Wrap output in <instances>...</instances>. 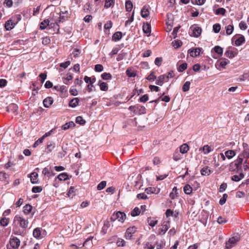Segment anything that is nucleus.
<instances>
[{
  "mask_svg": "<svg viewBox=\"0 0 249 249\" xmlns=\"http://www.w3.org/2000/svg\"><path fill=\"white\" fill-rule=\"evenodd\" d=\"M224 54L229 58H232L237 54V50L231 47H229Z\"/></svg>",
  "mask_w": 249,
  "mask_h": 249,
  "instance_id": "423d86ee",
  "label": "nucleus"
},
{
  "mask_svg": "<svg viewBox=\"0 0 249 249\" xmlns=\"http://www.w3.org/2000/svg\"><path fill=\"white\" fill-rule=\"evenodd\" d=\"M140 213L139 208L135 207L131 212V215L133 217L138 215Z\"/></svg>",
  "mask_w": 249,
  "mask_h": 249,
  "instance_id": "de8ad7c7",
  "label": "nucleus"
},
{
  "mask_svg": "<svg viewBox=\"0 0 249 249\" xmlns=\"http://www.w3.org/2000/svg\"><path fill=\"white\" fill-rule=\"evenodd\" d=\"M146 79L149 81H154L156 79V76L155 75V72L154 71L151 72V73L147 76Z\"/></svg>",
  "mask_w": 249,
  "mask_h": 249,
  "instance_id": "bf43d9fd",
  "label": "nucleus"
},
{
  "mask_svg": "<svg viewBox=\"0 0 249 249\" xmlns=\"http://www.w3.org/2000/svg\"><path fill=\"white\" fill-rule=\"evenodd\" d=\"M229 61L226 59L222 60L220 62L219 65L220 66L223 68H225V66L228 64Z\"/></svg>",
  "mask_w": 249,
  "mask_h": 249,
  "instance_id": "69168bd1",
  "label": "nucleus"
},
{
  "mask_svg": "<svg viewBox=\"0 0 249 249\" xmlns=\"http://www.w3.org/2000/svg\"><path fill=\"white\" fill-rule=\"evenodd\" d=\"M183 191L186 195H190L192 193V188L190 185L186 184L183 187Z\"/></svg>",
  "mask_w": 249,
  "mask_h": 249,
  "instance_id": "7c9ffc66",
  "label": "nucleus"
},
{
  "mask_svg": "<svg viewBox=\"0 0 249 249\" xmlns=\"http://www.w3.org/2000/svg\"><path fill=\"white\" fill-rule=\"evenodd\" d=\"M168 226L167 224L162 225V228L159 229V234H164L168 229Z\"/></svg>",
  "mask_w": 249,
  "mask_h": 249,
  "instance_id": "c756f323",
  "label": "nucleus"
},
{
  "mask_svg": "<svg viewBox=\"0 0 249 249\" xmlns=\"http://www.w3.org/2000/svg\"><path fill=\"white\" fill-rule=\"evenodd\" d=\"M125 7L126 11L130 12L133 8L132 2L130 0H126L125 1Z\"/></svg>",
  "mask_w": 249,
  "mask_h": 249,
  "instance_id": "c85d7f7f",
  "label": "nucleus"
},
{
  "mask_svg": "<svg viewBox=\"0 0 249 249\" xmlns=\"http://www.w3.org/2000/svg\"><path fill=\"white\" fill-rule=\"evenodd\" d=\"M20 240L17 237H13L10 241V244L11 246L13 249H17L18 248L20 245Z\"/></svg>",
  "mask_w": 249,
  "mask_h": 249,
  "instance_id": "6e6552de",
  "label": "nucleus"
},
{
  "mask_svg": "<svg viewBox=\"0 0 249 249\" xmlns=\"http://www.w3.org/2000/svg\"><path fill=\"white\" fill-rule=\"evenodd\" d=\"M243 161L244 160L238 156L236 160L230 164L229 170L230 171L242 172Z\"/></svg>",
  "mask_w": 249,
  "mask_h": 249,
  "instance_id": "f257e3e1",
  "label": "nucleus"
},
{
  "mask_svg": "<svg viewBox=\"0 0 249 249\" xmlns=\"http://www.w3.org/2000/svg\"><path fill=\"white\" fill-rule=\"evenodd\" d=\"M122 37V33L121 32H115L112 36V40L114 41L120 40Z\"/></svg>",
  "mask_w": 249,
  "mask_h": 249,
  "instance_id": "f3484780",
  "label": "nucleus"
},
{
  "mask_svg": "<svg viewBox=\"0 0 249 249\" xmlns=\"http://www.w3.org/2000/svg\"><path fill=\"white\" fill-rule=\"evenodd\" d=\"M8 175L6 173L3 172H0V180L1 181H5L8 178Z\"/></svg>",
  "mask_w": 249,
  "mask_h": 249,
  "instance_id": "13d9d810",
  "label": "nucleus"
},
{
  "mask_svg": "<svg viewBox=\"0 0 249 249\" xmlns=\"http://www.w3.org/2000/svg\"><path fill=\"white\" fill-rule=\"evenodd\" d=\"M141 16L143 18H146L149 17V12L148 7L146 5L144 6L141 11Z\"/></svg>",
  "mask_w": 249,
  "mask_h": 249,
  "instance_id": "f8f14e48",
  "label": "nucleus"
},
{
  "mask_svg": "<svg viewBox=\"0 0 249 249\" xmlns=\"http://www.w3.org/2000/svg\"><path fill=\"white\" fill-rule=\"evenodd\" d=\"M226 34L227 35H230L232 34L234 27L232 25H229L227 26L226 27Z\"/></svg>",
  "mask_w": 249,
  "mask_h": 249,
  "instance_id": "ea45409f",
  "label": "nucleus"
},
{
  "mask_svg": "<svg viewBox=\"0 0 249 249\" xmlns=\"http://www.w3.org/2000/svg\"><path fill=\"white\" fill-rule=\"evenodd\" d=\"M249 160H244L243 162L242 167L244 168V170H247L249 169Z\"/></svg>",
  "mask_w": 249,
  "mask_h": 249,
  "instance_id": "052dcab7",
  "label": "nucleus"
},
{
  "mask_svg": "<svg viewBox=\"0 0 249 249\" xmlns=\"http://www.w3.org/2000/svg\"><path fill=\"white\" fill-rule=\"evenodd\" d=\"M193 36L196 37H198L201 33V28L199 27H194L192 28Z\"/></svg>",
  "mask_w": 249,
  "mask_h": 249,
  "instance_id": "ddd939ff",
  "label": "nucleus"
},
{
  "mask_svg": "<svg viewBox=\"0 0 249 249\" xmlns=\"http://www.w3.org/2000/svg\"><path fill=\"white\" fill-rule=\"evenodd\" d=\"M160 191V188L155 187H148L145 190V192L147 194H158Z\"/></svg>",
  "mask_w": 249,
  "mask_h": 249,
  "instance_id": "9d476101",
  "label": "nucleus"
},
{
  "mask_svg": "<svg viewBox=\"0 0 249 249\" xmlns=\"http://www.w3.org/2000/svg\"><path fill=\"white\" fill-rule=\"evenodd\" d=\"M103 66L101 64H97L95 66L94 70L96 71L101 72L103 71Z\"/></svg>",
  "mask_w": 249,
  "mask_h": 249,
  "instance_id": "e2e57ef3",
  "label": "nucleus"
},
{
  "mask_svg": "<svg viewBox=\"0 0 249 249\" xmlns=\"http://www.w3.org/2000/svg\"><path fill=\"white\" fill-rule=\"evenodd\" d=\"M55 146V144L54 142H50V143H48L46 148L47 152H51L52 150L54 148Z\"/></svg>",
  "mask_w": 249,
  "mask_h": 249,
  "instance_id": "473e14b6",
  "label": "nucleus"
},
{
  "mask_svg": "<svg viewBox=\"0 0 249 249\" xmlns=\"http://www.w3.org/2000/svg\"><path fill=\"white\" fill-rule=\"evenodd\" d=\"M213 29L214 33H218L221 29V26H220V24H219V23L214 24L213 25Z\"/></svg>",
  "mask_w": 249,
  "mask_h": 249,
  "instance_id": "603ef678",
  "label": "nucleus"
},
{
  "mask_svg": "<svg viewBox=\"0 0 249 249\" xmlns=\"http://www.w3.org/2000/svg\"><path fill=\"white\" fill-rule=\"evenodd\" d=\"M53 89H55L57 91L63 92V90L65 89V86H60V85H57L53 87Z\"/></svg>",
  "mask_w": 249,
  "mask_h": 249,
  "instance_id": "680f3d73",
  "label": "nucleus"
},
{
  "mask_svg": "<svg viewBox=\"0 0 249 249\" xmlns=\"http://www.w3.org/2000/svg\"><path fill=\"white\" fill-rule=\"evenodd\" d=\"M217 221L219 224H221L226 223L227 222V220H226V218L222 216H219L217 218Z\"/></svg>",
  "mask_w": 249,
  "mask_h": 249,
  "instance_id": "774afa93",
  "label": "nucleus"
},
{
  "mask_svg": "<svg viewBox=\"0 0 249 249\" xmlns=\"http://www.w3.org/2000/svg\"><path fill=\"white\" fill-rule=\"evenodd\" d=\"M245 42V39L243 36H241L235 41V45L237 46H240Z\"/></svg>",
  "mask_w": 249,
  "mask_h": 249,
  "instance_id": "393cba45",
  "label": "nucleus"
},
{
  "mask_svg": "<svg viewBox=\"0 0 249 249\" xmlns=\"http://www.w3.org/2000/svg\"><path fill=\"white\" fill-rule=\"evenodd\" d=\"M225 155L226 158H227L229 160H231L235 156L236 153L235 151L233 150H228L225 151Z\"/></svg>",
  "mask_w": 249,
  "mask_h": 249,
  "instance_id": "a211bd4d",
  "label": "nucleus"
},
{
  "mask_svg": "<svg viewBox=\"0 0 249 249\" xmlns=\"http://www.w3.org/2000/svg\"><path fill=\"white\" fill-rule=\"evenodd\" d=\"M75 122L77 124H84L86 123V121L83 119L81 116H78L76 118Z\"/></svg>",
  "mask_w": 249,
  "mask_h": 249,
  "instance_id": "5fc2aeb1",
  "label": "nucleus"
},
{
  "mask_svg": "<svg viewBox=\"0 0 249 249\" xmlns=\"http://www.w3.org/2000/svg\"><path fill=\"white\" fill-rule=\"evenodd\" d=\"M244 175L242 173H240L239 175H235L231 177V180L234 181H239L241 179L243 178Z\"/></svg>",
  "mask_w": 249,
  "mask_h": 249,
  "instance_id": "b1692460",
  "label": "nucleus"
},
{
  "mask_svg": "<svg viewBox=\"0 0 249 249\" xmlns=\"http://www.w3.org/2000/svg\"><path fill=\"white\" fill-rule=\"evenodd\" d=\"M142 30L144 33L149 34L151 32V26L148 23H144L142 26Z\"/></svg>",
  "mask_w": 249,
  "mask_h": 249,
  "instance_id": "a878e982",
  "label": "nucleus"
},
{
  "mask_svg": "<svg viewBox=\"0 0 249 249\" xmlns=\"http://www.w3.org/2000/svg\"><path fill=\"white\" fill-rule=\"evenodd\" d=\"M33 207L30 204H26L23 207V212L24 213L27 214L30 213L32 211Z\"/></svg>",
  "mask_w": 249,
  "mask_h": 249,
  "instance_id": "cd10ccee",
  "label": "nucleus"
},
{
  "mask_svg": "<svg viewBox=\"0 0 249 249\" xmlns=\"http://www.w3.org/2000/svg\"><path fill=\"white\" fill-rule=\"evenodd\" d=\"M226 12V11L224 8H219L216 10L215 13L216 15H221L224 16Z\"/></svg>",
  "mask_w": 249,
  "mask_h": 249,
  "instance_id": "3c124183",
  "label": "nucleus"
},
{
  "mask_svg": "<svg viewBox=\"0 0 249 249\" xmlns=\"http://www.w3.org/2000/svg\"><path fill=\"white\" fill-rule=\"evenodd\" d=\"M9 223V219L8 218L2 217L0 220V224L3 227L7 226Z\"/></svg>",
  "mask_w": 249,
  "mask_h": 249,
  "instance_id": "c9c22d12",
  "label": "nucleus"
},
{
  "mask_svg": "<svg viewBox=\"0 0 249 249\" xmlns=\"http://www.w3.org/2000/svg\"><path fill=\"white\" fill-rule=\"evenodd\" d=\"M99 83H100V89L102 91H107L108 89V86L107 84L104 82H101V80L99 81Z\"/></svg>",
  "mask_w": 249,
  "mask_h": 249,
  "instance_id": "72a5a7b5",
  "label": "nucleus"
},
{
  "mask_svg": "<svg viewBox=\"0 0 249 249\" xmlns=\"http://www.w3.org/2000/svg\"><path fill=\"white\" fill-rule=\"evenodd\" d=\"M203 151L205 154H208L212 151V149L211 146L208 145H205L203 147Z\"/></svg>",
  "mask_w": 249,
  "mask_h": 249,
  "instance_id": "8fccbe9b",
  "label": "nucleus"
},
{
  "mask_svg": "<svg viewBox=\"0 0 249 249\" xmlns=\"http://www.w3.org/2000/svg\"><path fill=\"white\" fill-rule=\"evenodd\" d=\"M136 231V228L134 226L127 228L125 234V238L130 240Z\"/></svg>",
  "mask_w": 249,
  "mask_h": 249,
  "instance_id": "0eeeda50",
  "label": "nucleus"
},
{
  "mask_svg": "<svg viewBox=\"0 0 249 249\" xmlns=\"http://www.w3.org/2000/svg\"><path fill=\"white\" fill-rule=\"evenodd\" d=\"M147 222L150 226L153 227L157 224L158 221L154 218L149 217L147 219Z\"/></svg>",
  "mask_w": 249,
  "mask_h": 249,
  "instance_id": "58836bf2",
  "label": "nucleus"
},
{
  "mask_svg": "<svg viewBox=\"0 0 249 249\" xmlns=\"http://www.w3.org/2000/svg\"><path fill=\"white\" fill-rule=\"evenodd\" d=\"M49 20L48 19H44L43 21L40 23V28L41 30L45 29L47 26L49 25Z\"/></svg>",
  "mask_w": 249,
  "mask_h": 249,
  "instance_id": "f704fd0d",
  "label": "nucleus"
},
{
  "mask_svg": "<svg viewBox=\"0 0 249 249\" xmlns=\"http://www.w3.org/2000/svg\"><path fill=\"white\" fill-rule=\"evenodd\" d=\"M53 100L52 97H48L45 98L43 102V105L45 107H49L53 103Z\"/></svg>",
  "mask_w": 249,
  "mask_h": 249,
  "instance_id": "9b49d317",
  "label": "nucleus"
},
{
  "mask_svg": "<svg viewBox=\"0 0 249 249\" xmlns=\"http://www.w3.org/2000/svg\"><path fill=\"white\" fill-rule=\"evenodd\" d=\"M213 50V51L217 53L218 54L222 55L223 52V49L222 48L220 47L219 46H215Z\"/></svg>",
  "mask_w": 249,
  "mask_h": 249,
  "instance_id": "e433bc0d",
  "label": "nucleus"
},
{
  "mask_svg": "<svg viewBox=\"0 0 249 249\" xmlns=\"http://www.w3.org/2000/svg\"><path fill=\"white\" fill-rule=\"evenodd\" d=\"M18 109V106L15 104H11L7 107V111L9 112L15 113Z\"/></svg>",
  "mask_w": 249,
  "mask_h": 249,
  "instance_id": "4468645a",
  "label": "nucleus"
},
{
  "mask_svg": "<svg viewBox=\"0 0 249 249\" xmlns=\"http://www.w3.org/2000/svg\"><path fill=\"white\" fill-rule=\"evenodd\" d=\"M126 218V216L125 213L121 211L117 212L114 213L110 217V220L112 222L117 220L118 221L124 223Z\"/></svg>",
  "mask_w": 249,
  "mask_h": 249,
  "instance_id": "f03ea898",
  "label": "nucleus"
},
{
  "mask_svg": "<svg viewBox=\"0 0 249 249\" xmlns=\"http://www.w3.org/2000/svg\"><path fill=\"white\" fill-rule=\"evenodd\" d=\"M42 191V188L41 186H34L32 188V191L33 193H40Z\"/></svg>",
  "mask_w": 249,
  "mask_h": 249,
  "instance_id": "4d7b16f0",
  "label": "nucleus"
},
{
  "mask_svg": "<svg viewBox=\"0 0 249 249\" xmlns=\"http://www.w3.org/2000/svg\"><path fill=\"white\" fill-rule=\"evenodd\" d=\"M113 23L111 21H108L104 25V28L106 30H109L112 27Z\"/></svg>",
  "mask_w": 249,
  "mask_h": 249,
  "instance_id": "0e129e2a",
  "label": "nucleus"
},
{
  "mask_svg": "<svg viewBox=\"0 0 249 249\" xmlns=\"http://www.w3.org/2000/svg\"><path fill=\"white\" fill-rule=\"evenodd\" d=\"M107 185V182L106 181H101L97 186V189L98 190H101L103 189Z\"/></svg>",
  "mask_w": 249,
  "mask_h": 249,
  "instance_id": "864d4df0",
  "label": "nucleus"
},
{
  "mask_svg": "<svg viewBox=\"0 0 249 249\" xmlns=\"http://www.w3.org/2000/svg\"><path fill=\"white\" fill-rule=\"evenodd\" d=\"M15 26V24L12 22L11 20H7L5 24V28L7 31H10L12 30Z\"/></svg>",
  "mask_w": 249,
  "mask_h": 249,
  "instance_id": "6ab92c4d",
  "label": "nucleus"
},
{
  "mask_svg": "<svg viewBox=\"0 0 249 249\" xmlns=\"http://www.w3.org/2000/svg\"><path fill=\"white\" fill-rule=\"evenodd\" d=\"M136 114H144L146 113V108L144 107L137 105H136Z\"/></svg>",
  "mask_w": 249,
  "mask_h": 249,
  "instance_id": "2eb2a0df",
  "label": "nucleus"
},
{
  "mask_svg": "<svg viewBox=\"0 0 249 249\" xmlns=\"http://www.w3.org/2000/svg\"><path fill=\"white\" fill-rule=\"evenodd\" d=\"M38 174L36 172L32 173L30 175V180L33 184L37 183L38 182Z\"/></svg>",
  "mask_w": 249,
  "mask_h": 249,
  "instance_id": "412c9836",
  "label": "nucleus"
},
{
  "mask_svg": "<svg viewBox=\"0 0 249 249\" xmlns=\"http://www.w3.org/2000/svg\"><path fill=\"white\" fill-rule=\"evenodd\" d=\"M182 43L180 40H175L172 42L173 46L175 48L177 49L181 46Z\"/></svg>",
  "mask_w": 249,
  "mask_h": 249,
  "instance_id": "37998d69",
  "label": "nucleus"
},
{
  "mask_svg": "<svg viewBox=\"0 0 249 249\" xmlns=\"http://www.w3.org/2000/svg\"><path fill=\"white\" fill-rule=\"evenodd\" d=\"M79 102V100L78 98H74L70 101L69 106L71 107H75L78 105Z\"/></svg>",
  "mask_w": 249,
  "mask_h": 249,
  "instance_id": "4be33fe9",
  "label": "nucleus"
},
{
  "mask_svg": "<svg viewBox=\"0 0 249 249\" xmlns=\"http://www.w3.org/2000/svg\"><path fill=\"white\" fill-rule=\"evenodd\" d=\"M51 168V167L48 168V167L44 168L42 170V174L45 176L47 175L48 177H50Z\"/></svg>",
  "mask_w": 249,
  "mask_h": 249,
  "instance_id": "c03bdc74",
  "label": "nucleus"
},
{
  "mask_svg": "<svg viewBox=\"0 0 249 249\" xmlns=\"http://www.w3.org/2000/svg\"><path fill=\"white\" fill-rule=\"evenodd\" d=\"M14 222H17L21 228L26 229L28 226L29 222L27 219H25L18 215H16L14 219Z\"/></svg>",
  "mask_w": 249,
  "mask_h": 249,
  "instance_id": "7ed1b4c3",
  "label": "nucleus"
},
{
  "mask_svg": "<svg viewBox=\"0 0 249 249\" xmlns=\"http://www.w3.org/2000/svg\"><path fill=\"white\" fill-rule=\"evenodd\" d=\"M243 150L238 155L243 160L249 159V145L246 143H243Z\"/></svg>",
  "mask_w": 249,
  "mask_h": 249,
  "instance_id": "39448f33",
  "label": "nucleus"
},
{
  "mask_svg": "<svg viewBox=\"0 0 249 249\" xmlns=\"http://www.w3.org/2000/svg\"><path fill=\"white\" fill-rule=\"evenodd\" d=\"M240 237L238 235L234 236L230 238L229 240L226 243V248L230 249L234 247L237 243L239 241Z\"/></svg>",
  "mask_w": 249,
  "mask_h": 249,
  "instance_id": "20e7f679",
  "label": "nucleus"
},
{
  "mask_svg": "<svg viewBox=\"0 0 249 249\" xmlns=\"http://www.w3.org/2000/svg\"><path fill=\"white\" fill-rule=\"evenodd\" d=\"M213 171L209 169L208 166L204 167L200 171L201 174L202 176H209Z\"/></svg>",
  "mask_w": 249,
  "mask_h": 249,
  "instance_id": "aec40b11",
  "label": "nucleus"
},
{
  "mask_svg": "<svg viewBox=\"0 0 249 249\" xmlns=\"http://www.w3.org/2000/svg\"><path fill=\"white\" fill-rule=\"evenodd\" d=\"M227 197L228 195L227 194H223V196L220 198L219 200V204L221 205L224 204L226 203Z\"/></svg>",
  "mask_w": 249,
  "mask_h": 249,
  "instance_id": "6e6d98bb",
  "label": "nucleus"
},
{
  "mask_svg": "<svg viewBox=\"0 0 249 249\" xmlns=\"http://www.w3.org/2000/svg\"><path fill=\"white\" fill-rule=\"evenodd\" d=\"M191 83L189 81H186L182 86V90L184 92L188 91L190 89Z\"/></svg>",
  "mask_w": 249,
  "mask_h": 249,
  "instance_id": "49530a36",
  "label": "nucleus"
},
{
  "mask_svg": "<svg viewBox=\"0 0 249 249\" xmlns=\"http://www.w3.org/2000/svg\"><path fill=\"white\" fill-rule=\"evenodd\" d=\"M189 149V147L186 143H184L180 146V152L182 154L186 153Z\"/></svg>",
  "mask_w": 249,
  "mask_h": 249,
  "instance_id": "bb28decb",
  "label": "nucleus"
},
{
  "mask_svg": "<svg viewBox=\"0 0 249 249\" xmlns=\"http://www.w3.org/2000/svg\"><path fill=\"white\" fill-rule=\"evenodd\" d=\"M115 0H105L104 7L108 8L110 7L114 3Z\"/></svg>",
  "mask_w": 249,
  "mask_h": 249,
  "instance_id": "79ce46f5",
  "label": "nucleus"
},
{
  "mask_svg": "<svg viewBox=\"0 0 249 249\" xmlns=\"http://www.w3.org/2000/svg\"><path fill=\"white\" fill-rule=\"evenodd\" d=\"M126 74L129 77H134L136 75V72L130 68L126 71Z\"/></svg>",
  "mask_w": 249,
  "mask_h": 249,
  "instance_id": "2f4dec72",
  "label": "nucleus"
},
{
  "mask_svg": "<svg viewBox=\"0 0 249 249\" xmlns=\"http://www.w3.org/2000/svg\"><path fill=\"white\" fill-rule=\"evenodd\" d=\"M165 77H166V75H165V74L161 75L159 76L158 77V79H157V80L156 81V84L159 85V86H162L163 82L164 81V80L166 79Z\"/></svg>",
  "mask_w": 249,
  "mask_h": 249,
  "instance_id": "5701e85b",
  "label": "nucleus"
},
{
  "mask_svg": "<svg viewBox=\"0 0 249 249\" xmlns=\"http://www.w3.org/2000/svg\"><path fill=\"white\" fill-rule=\"evenodd\" d=\"M227 187V183H223L220 186V187L219 188V191L220 192H223L226 189Z\"/></svg>",
  "mask_w": 249,
  "mask_h": 249,
  "instance_id": "338daca9",
  "label": "nucleus"
},
{
  "mask_svg": "<svg viewBox=\"0 0 249 249\" xmlns=\"http://www.w3.org/2000/svg\"><path fill=\"white\" fill-rule=\"evenodd\" d=\"M101 77L105 80H110L112 78V75L109 73L104 72L101 74Z\"/></svg>",
  "mask_w": 249,
  "mask_h": 249,
  "instance_id": "a19ab883",
  "label": "nucleus"
},
{
  "mask_svg": "<svg viewBox=\"0 0 249 249\" xmlns=\"http://www.w3.org/2000/svg\"><path fill=\"white\" fill-rule=\"evenodd\" d=\"M81 50L77 48H74L73 49L71 54L73 55L74 57L76 58L79 56V55L81 54Z\"/></svg>",
  "mask_w": 249,
  "mask_h": 249,
  "instance_id": "a18cd8bd",
  "label": "nucleus"
},
{
  "mask_svg": "<svg viewBox=\"0 0 249 249\" xmlns=\"http://www.w3.org/2000/svg\"><path fill=\"white\" fill-rule=\"evenodd\" d=\"M57 178L61 181L66 180L68 179V175L66 173H61L57 176Z\"/></svg>",
  "mask_w": 249,
  "mask_h": 249,
  "instance_id": "4c0bfd02",
  "label": "nucleus"
},
{
  "mask_svg": "<svg viewBox=\"0 0 249 249\" xmlns=\"http://www.w3.org/2000/svg\"><path fill=\"white\" fill-rule=\"evenodd\" d=\"M41 229L40 228H36L33 231V236L36 239H40L41 237Z\"/></svg>",
  "mask_w": 249,
  "mask_h": 249,
  "instance_id": "dca6fc26",
  "label": "nucleus"
},
{
  "mask_svg": "<svg viewBox=\"0 0 249 249\" xmlns=\"http://www.w3.org/2000/svg\"><path fill=\"white\" fill-rule=\"evenodd\" d=\"M187 68V64L186 63H183L179 66L178 70L179 72H183Z\"/></svg>",
  "mask_w": 249,
  "mask_h": 249,
  "instance_id": "09e8293b",
  "label": "nucleus"
},
{
  "mask_svg": "<svg viewBox=\"0 0 249 249\" xmlns=\"http://www.w3.org/2000/svg\"><path fill=\"white\" fill-rule=\"evenodd\" d=\"M200 51L201 50L199 48H196L192 50H189L188 53H190L191 56L196 57L199 55Z\"/></svg>",
  "mask_w": 249,
  "mask_h": 249,
  "instance_id": "1a4fd4ad",
  "label": "nucleus"
}]
</instances>
